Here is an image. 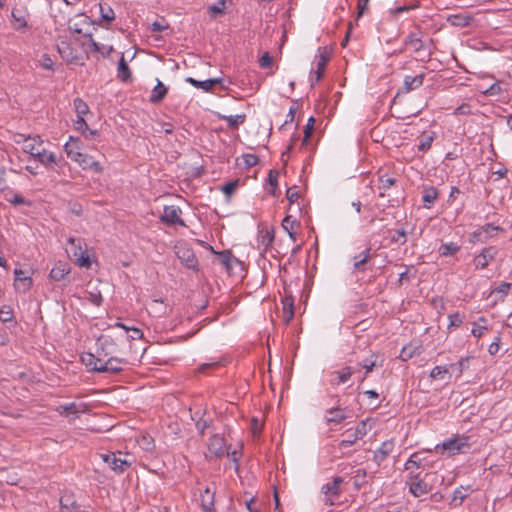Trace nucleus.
Listing matches in <instances>:
<instances>
[{
	"mask_svg": "<svg viewBox=\"0 0 512 512\" xmlns=\"http://www.w3.org/2000/svg\"><path fill=\"white\" fill-rule=\"evenodd\" d=\"M118 455H121V452L103 453L100 455V457L112 471H114L117 474H122L131 466L132 463L128 461L126 458H121Z\"/></svg>",
	"mask_w": 512,
	"mask_h": 512,
	"instance_id": "f03ea898",
	"label": "nucleus"
},
{
	"mask_svg": "<svg viewBox=\"0 0 512 512\" xmlns=\"http://www.w3.org/2000/svg\"><path fill=\"white\" fill-rule=\"evenodd\" d=\"M101 18L105 21L111 22L115 18L113 9L107 4H100Z\"/></svg>",
	"mask_w": 512,
	"mask_h": 512,
	"instance_id": "603ef678",
	"label": "nucleus"
},
{
	"mask_svg": "<svg viewBox=\"0 0 512 512\" xmlns=\"http://www.w3.org/2000/svg\"><path fill=\"white\" fill-rule=\"evenodd\" d=\"M117 352V343L114 338L102 335L97 340V354L104 359Z\"/></svg>",
	"mask_w": 512,
	"mask_h": 512,
	"instance_id": "9d476101",
	"label": "nucleus"
},
{
	"mask_svg": "<svg viewBox=\"0 0 512 512\" xmlns=\"http://www.w3.org/2000/svg\"><path fill=\"white\" fill-rule=\"evenodd\" d=\"M286 197H287V200L290 202V204H293L294 202H296L300 197V193L297 190V187L294 186V187L288 188V190L286 192Z\"/></svg>",
	"mask_w": 512,
	"mask_h": 512,
	"instance_id": "69168bd1",
	"label": "nucleus"
},
{
	"mask_svg": "<svg viewBox=\"0 0 512 512\" xmlns=\"http://www.w3.org/2000/svg\"><path fill=\"white\" fill-rule=\"evenodd\" d=\"M299 223L296 220H292L291 216H286L282 221L283 229L288 233L292 241H296L295 227H298Z\"/></svg>",
	"mask_w": 512,
	"mask_h": 512,
	"instance_id": "ea45409f",
	"label": "nucleus"
},
{
	"mask_svg": "<svg viewBox=\"0 0 512 512\" xmlns=\"http://www.w3.org/2000/svg\"><path fill=\"white\" fill-rule=\"evenodd\" d=\"M497 255V249L493 246L484 248L479 255L474 258L476 269H484Z\"/></svg>",
	"mask_w": 512,
	"mask_h": 512,
	"instance_id": "2eb2a0df",
	"label": "nucleus"
},
{
	"mask_svg": "<svg viewBox=\"0 0 512 512\" xmlns=\"http://www.w3.org/2000/svg\"><path fill=\"white\" fill-rule=\"evenodd\" d=\"M169 27V24L165 19L160 21H155L151 24V31L153 32H162Z\"/></svg>",
	"mask_w": 512,
	"mask_h": 512,
	"instance_id": "774afa93",
	"label": "nucleus"
},
{
	"mask_svg": "<svg viewBox=\"0 0 512 512\" xmlns=\"http://www.w3.org/2000/svg\"><path fill=\"white\" fill-rule=\"evenodd\" d=\"M502 88L500 83L496 82L490 85L483 93L487 96H497L501 94Z\"/></svg>",
	"mask_w": 512,
	"mask_h": 512,
	"instance_id": "338daca9",
	"label": "nucleus"
},
{
	"mask_svg": "<svg viewBox=\"0 0 512 512\" xmlns=\"http://www.w3.org/2000/svg\"><path fill=\"white\" fill-rule=\"evenodd\" d=\"M55 411L59 413L60 415H67V414H74L78 415L79 413L83 412V410H80L78 408V405L74 402L68 403V404H62L55 408Z\"/></svg>",
	"mask_w": 512,
	"mask_h": 512,
	"instance_id": "a19ab883",
	"label": "nucleus"
},
{
	"mask_svg": "<svg viewBox=\"0 0 512 512\" xmlns=\"http://www.w3.org/2000/svg\"><path fill=\"white\" fill-rule=\"evenodd\" d=\"M127 361L123 358L118 357H108L104 364H101L100 368H97L99 370V373H110V374H116L122 371V365L126 364Z\"/></svg>",
	"mask_w": 512,
	"mask_h": 512,
	"instance_id": "dca6fc26",
	"label": "nucleus"
},
{
	"mask_svg": "<svg viewBox=\"0 0 512 512\" xmlns=\"http://www.w3.org/2000/svg\"><path fill=\"white\" fill-rule=\"evenodd\" d=\"M238 186H239V180L238 179L233 180V181H229V182L225 183L221 187V191L224 194H226L227 196H231L236 191Z\"/></svg>",
	"mask_w": 512,
	"mask_h": 512,
	"instance_id": "052dcab7",
	"label": "nucleus"
},
{
	"mask_svg": "<svg viewBox=\"0 0 512 512\" xmlns=\"http://www.w3.org/2000/svg\"><path fill=\"white\" fill-rule=\"evenodd\" d=\"M378 174V189L380 190L379 195L384 197L385 192L396 183V178L389 175L388 173H382L381 171H379Z\"/></svg>",
	"mask_w": 512,
	"mask_h": 512,
	"instance_id": "a878e982",
	"label": "nucleus"
},
{
	"mask_svg": "<svg viewBox=\"0 0 512 512\" xmlns=\"http://www.w3.org/2000/svg\"><path fill=\"white\" fill-rule=\"evenodd\" d=\"M175 248V253L182 264H184L188 269H198V260L192 248H190L187 244H180Z\"/></svg>",
	"mask_w": 512,
	"mask_h": 512,
	"instance_id": "6e6552de",
	"label": "nucleus"
},
{
	"mask_svg": "<svg viewBox=\"0 0 512 512\" xmlns=\"http://www.w3.org/2000/svg\"><path fill=\"white\" fill-rule=\"evenodd\" d=\"M314 123H315V119L313 117H310L308 119V122L304 129V137L302 140V145H305L308 142V139L310 138L312 131H313Z\"/></svg>",
	"mask_w": 512,
	"mask_h": 512,
	"instance_id": "e2e57ef3",
	"label": "nucleus"
},
{
	"mask_svg": "<svg viewBox=\"0 0 512 512\" xmlns=\"http://www.w3.org/2000/svg\"><path fill=\"white\" fill-rule=\"evenodd\" d=\"M216 488L214 484L207 486L200 494L201 508L204 512H213Z\"/></svg>",
	"mask_w": 512,
	"mask_h": 512,
	"instance_id": "4468645a",
	"label": "nucleus"
},
{
	"mask_svg": "<svg viewBox=\"0 0 512 512\" xmlns=\"http://www.w3.org/2000/svg\"><path fill=\"white\" fill-rule=\"evenodd\" d=\"M58 52L62 59L67 63L78 64L79 57L77 51L72 47L71 43L67 40H61L57 45Z\"/></svg>",
	"mask_w": 512,
	"mask_h": 512,
	"instance_id": "ddd939ff",
	"label": "nucleus"
},
{
	"mask_svg": "<svg viewBox=\"0 0 512 512\" xmlns=\"http://www.w3.org/2000/svg\"><path fill=\"white\" fill-rule=\"evenodd\" d=\"M68 241L71 245L70 253L72 254V257L74 258L76 264L79 265L80 267L89 268L91 262L89 256L87 255L86 249L83 248V240L80 238H69Z\"/></svg>",
	"mask_w": 512,
	"mask_h": 512,
	"instance_id": "7ed1b4c3",
	"label": "nucleus"
},
{
	"mask_svg": "<svg viewBox=\"0 0 512 512\" xmlns=\"http://www.w3.org/2000/svg\"><path fill=\"white\" fill-rule=\"evenodd\" d=\"M167 92V87L160 80H157V84L151 92L149 101L153 104H158L165 98Z\"/></svg>",
	"mask_w": 512,
	"mask_h": 512,
	"instance_id": "c756f323",
	"label": "nucleus"
},
{
	"mask_svg": "<svg viewBox=\"0 0 512 512\" xmlns=\"http://www.w3.org/2000/svg\"><path fill=\"white\" fill-rule=\"evenodd\" d=\"M70 272V267L67 263L57 262L50 271V278L55 281L62 280Z\"/></svg>",
	"mask_w": 512,
	"mask_h": 512,
	"instance_id": "c85d7f7f",
	"label": "nucleus"
},
{
	"mask_svg": "<svg viewBox=\"0 0 512 512\" xmlns=\"http://www.w3.org/2000/svg\"><path fill=\"white\" fill-rule=\"evenodd\" d=\"M434 137L432 135H423L418 144V150L426 152L431 148Z\"/></svg>",
	"mask_w": 512,
	"mask_h": 512,
	"instance_id": "4d7b16f0",
	"label": "nucleus"
},
{
	"mask_svg": "<svg viewBox=\"0 0 512 512\" xmlns=\"http://www.w3.org/2000/svg\"><path fill=\"white\" fill-rule=\"evenodd\" d=\"M367 473L364 469H357L353 476V485L359 490L366 484Z\"/></svg>",
	"mask_w": 512,
	"mask_h": 512,
	"instance_id": "a18cd8bd",
	"label": "nucleus"
},
{
	"mask_svg": "<svg viewBox=\"0 0 512 512\" xmlns=\"http://www.w3.org/2000/svg\"><path fill=\"white\" fill-rule=\"evenodd\" d=\"M370 251H371V248H367L366 250H364L363 252H361L360 254H358L354 257V265L353 266H354L355 272H363L366 270L365 265L371 258Z\"/></svg>",
	"mask_w": 512,
	"mask_h": 512,
	"instance_id": "7c9ffc66",
	"label": "nucleus"
},
{
	"mask_svg": "<svg viewBox=\"0 0 512 512\" xmlns=\"http://www.w3.org/2000/svg\"><path fill=\"white\" fill-rule=\"evenodd\" d=\"M439 197V192L434 186H423L422 201L426 209H430Z\"/></svg>",
	"mask_w": 512,
	"mask_h": 512,
	"instance_id": "5701e85b",
	"label": "nucleus"
},
{
	"mask_svg": "<svg viewBox=\"0 0 512 512\" xmlns=\"http://www.w3.org/2000/svg\"><path fill=\"white\" fill-rule=\"evenodd\" d=\"M14 320L13 310L8 305L0 307V321L3 323L11 322Z\"/></svg>",
	"mask_w": 512,
	"mask_h": 512,
	"instance_id": "8fccbe9b",
	"label": "nucleus"
},
{
	"mask_svg": "<svg viewBox=\"0 0 512 512\" xmlns=\"http://www.w3.org/2000/svg\"><path fill=\"white\" fill-rule=\"evenodd\" d=\"M344 480L342 477H335L331 482L326 483L322 487V492L325 495V503L327 505H334L335 499L339 497L341 493L340 486Z\"/></svg>",
	"mask_w": 512,
	"mask_h": 512,
	"instance_id": "1a4fd4ad",
	"label": "nucleus"
},
{
	"mask_svg": "<svg viewBox=\"0 0 512 512\" xmlns=\"http://www.w3.org/2000/svg\"><path fill=\"white\" fill-rule=\"evenodd\" d=\"M245 114H238V115H222L220 116V119L225 120L228 124L229 128L235 129L239 125L243 124L245 121Z\"/></svg>",
	"mask_w": 512,
	"mask_h": 512,
	"instance_id": "c03bdc74",
	"label": "nucleus"
},
{
	"mask_svg": "<svg viewBox=\"0 0 512 512\" xmlns=\"http://www.w3.org/2000/svg\"><path fill=\"white\" fill-rule=\"evenodd\" d=\"M422 352L423 347L421 344L409 343L402 348L399 358L402 361H407L415 355H420Z\"/></svg>",
	"mask_w": 512,
	"mask_h": 512,
	"instance_id": "bb28decb",
	"label": "nucleus"
},
{
	"mask_svg": "<svg viewBox=\"0 0 512 512\" xmlns=\"http://www.w3.org/2000/svg\"><path fill=\"white\" fill-rule=\"evenodd\" d=\"M16 143L23 142V151L25 153L30 154L31 156L35 157L36 152H39L41 149L42 141L40 137H30L25 136L24 134H18L17 139L15 140Z\"/></svg>",
	"mask_w": 512,
	"mask_h": 512,
	"instance_id": "f8f14e48",
	"label": "nucleus"
},
{
	"mask_svg": "<svg viewBox=\"0 0 512 512\" xmlns=\"http://www.w3.org/2000/svg\"><path fill=\"white\" fill-rule=\"evenodd\" d=\"M464 316L460 313L456 312L449 315V324L448 329H451L453 327L458 328L463 323Z\"/></svg>",
	"mask_w": 512,
	"mask_h": 512,
	"instance_id": "bf43d9fd",
	"label": "nucleus"
},
{
	"mask_svg": "<svg viewBox=\"0 0 512 512\" xmlns=\"http://www.w3.org/2000/svg\"><path fill=\"white\" fill-rule=\"evenodd\" d=\"M501 230V227L488 223L482 226L479 230L473 232L470 240L471 242H485L489 237H492L495 232Z\"/></svg>",
	"mask_w": 512,
	"mask_h": 512,
	"instance_id": "a211bd4d",
	"label": "nucleus"
},
{
	"mask_svg": "<svg viewBox=\"0 0 512 512\" xmlns=\"http://www.w3.org/2000/svg\"><path fill=\"white\" fill-rule=\"evenodd\" d=\"M73 104H74V108L77 113V116H84L85 114H87L89 112L88 105L81 98L74 99Z\"/></svg>",
	"mask_w": 512,
	"mask_h": 512,
	"instance_id": "864d4df0",
	"label": "nucleus"
},
{
	"mask_svg": "<svg viewBox=\"0 0 512 512\" xmlns=\"http://www.w3.org/2000/svg\"><path fill=\"white\" fill-rule=\"evenodd\" d=\"M258 244L259 248L262 247V250L266 252L272 245L274 241V231L273 229L265 228L261 229L258 234Z\"/></svg>",
	"mask_w": 512,
	"mask_h": 512,
	"instance_id": "393cba45",
	"label": "nucleus"
},
{
	"mask_svg": "<svg viewBox=\"0 0 512 512\" xmlns=\"http://www.w3.org/2000/svg\"><path fill=\"white\" fill-rule=\"evenodd\" d=\"M329 58L325 54H321L317 61V69L315 71L316 81H320L324 75V70Z\"/></svg>",
	"mask_w": 512,
	"mask_h": 512,
	"instance_id": "49530a36",
	"label": "nucleus"
},
{
	"mask_svg": "<svg viewBox=\"0 0 512 512\" xmlns=\"http://www.w3.org/2000/svg\"><path fill=\"white\" fill-rule=\"evenodd\" d=\"M367 420H362L353 431V440H342L338 446L340 449H345L356 443L357 440L362 439L368 433Z\"/></svg>",
	"mask_w": 512,
	"mask_h": 512,
	"instance_id": "6ab92c4d",
	"label": "nucleus"
},
{
	"mask_svg": "<svg viewBox=\"0 0 512 512\" xmlns=\"http://www.w3.org/2000/svg\"><path fill=\"white\" fill-rule=\"evenodd\" d=\"M34 158L47 167H51L52 164H57L56 155L45 150L36 152V156Z\"/></svg>",
	"mask_w": 512,
	"mask_h": 512,
	"instance_id": "4c0bfd02",
	"label": "nucleus"
},
{
	"mask_svg": "<svg viewBox=\"0 0 512 512\" xmlns=\"http://www.w3.org/2000/svg\"><path fill=\"white\" fill-rule=\"evenodd\" d=\"M90 45L94 52H100L104 57H108L110 53L113 51V46H100L98 42H96L92 36H90Z\"/></svg>",
	"mask_w": 512,
	"mask_h": 512,
	"instance_id": "09e8293b",
	"label": "nucleus"
},
{
	"mask_svg": "<svg viewBox=\"0 0 512 512\" xmlns=\"http://www.w3.org/2000/svg\"><path fill=\"white\" fill-rule=\"evenodd\" d=\"M395 443L393 439L384 441L381 446L374 452L373 460L376 462L377 466L387 459V457L394 450Z\"/></svg>",
	"mask_w": 512,
	"mask_h": 512,
	"instance_id": "aec40b11",
	"label": "nucleus"
},
{
	"mask_svg": "<svg viewBox=\"0 0 512 512\" xmlns=\"http://www.w3.org/2000/svg\"><path fill=\"white\" fill-rule=\"evenodd\" d=\"M406 46H410L414 52H419L424 49L425 45L416 33H410L404 40Z\"/></svg>",
	"mask_w": 512,
	"mask_h": 512,
	"instance_id": "58836bf2",
	"label": "nucleus"
},
{
	"mask_svg": "<svg viewBox=\"0 0 512 512\" xmlns=\"http://www.w3.org/2000/svg\"><path fill=\"white\" fill-rule=\"evenodd\" d=\"M115 326L124 329L126 332H132V334L130 335V338L132 340L141 339L143 337V332L136 327H129L120 322H117Z\"/></svg>",
	"mask_w": 512,
	"mask_h": 512,
	"instance_id": "5fc2aeb1",
	"label": "nucleus"
},
{
	"mask_svg": "<svg viewBox=\"0 0 512 512\" xmlns=\"http://www.w3.org/2000/svg\"><path fill=\"white\" fill-rule=\"evenodd\" d=\"M182 211L178 206L168 205L164 206L163 214L160 217L162 223L168 226L179 225L186 227L184 220L181 218Z\"/></svg>",
	"mask_w": 512,
	"mask_h": 512,
	"instance_id": "0eeeda50",
	"label": "nucleus"
},
{
	"mask_svg": "<svg viewBox=\"0 0 512 512\" xmlns=\"http://www.w3.org/2000/svg\"><path fill=\"white\" fill-rule=\"evenodd\" d=\"M186 82L190 83L193 87L197 89H202L205 92H210L214 85L221 84L222 79L221 78H213V79H207L203 81L196 80L192 77H187Z\"/></svg>",
	"mask_w": 512,
	"mask_h": 512,
	"instance_id": "b1692460",
	"label": "nucleus"
},
{
	"mask_svg": "<svg viewBox=\"0 0 512 512\" xmlns=\"http://www.w3.org/2000/svg\"><path fill=\"white\" fill-rule=\"evenodd\" d=\"M278 176H279V172L277 170L269 171L267 181L271 186V194L272 195H276V190L278 188Z\"/></svg>",
	"mask_w": 512,
	"mask_h": 512,
	"instance_id": "6e6d98bb",
	"label": "nucleus"
},
{
	"mask_svg": "<svg viewBox=\"0 0 512 512\" xmlns=\"http://www.w3.org/2000/svg\"><path fill=\"white\" fill-rule=\"evenodd\" d=\"M207 447L208 454H206V458L209 460L212 458H222L226 454V441L219 434H214L209 438Z\"/></svg>",
	"mask_w": 512,
	"mask_h": 512,
	"instance_id": "423d86ee",
	"label": "nucleus"
},
{
	"mask_svg": "<svg viewBox=\"0 0 512 512\" xmlns=\"http://www.w3.org/2000/svg\"><path fill=\"white\" fill-rule=\"evenodd\" d=\"M68 157L71 160L77 162L83 170H92L97 174H101L103 172L102 165L98 161H96L92 156L86 153L69 150Z\"/></svg>",
	"mask_w": 512,
	"mask_h": 512,
	"instance_id": "f257e3e1",
	"label": "nucleus"
},
{
	"mask_svg": "<svg viewBox=\"0 0 512 512\" xmlns=\"http://www.w3.org/2000/svg\"><path fill=\"white\" fill-rule=\"evenodd\" d=\"M354 372L355 370L351 366H343L338 370L331 371L328 373V383L334 388L345 385L351 380Z\"/></svg>",
	"mask_w": 512,
	"mask_h": 512,
	"instance_id": "39448f33",
	"label": "nucleus"
},
{
	"mask_svg": "<svg viewBox=\"0 0 512 512\" xmlns=\"http://www.w3.org/2000/svg\"><path fill=\"white\" fill-rule=\"evenodd\" d=\"M469 447L470 445L468 443L467 437L457 436L444 441L441 447L437 445L436 449L437 451L441 449L442 453L446 452L449 456H452L460 452H463L464 449H469Z\"/></svg>",
	"mask_w": 512,
	"mask_h": 512,
	"instance_id": "20e7f679",
	"label": "nucleus"
},
{
	"mask_svg": "<svg viewBox=\"0 0 512 512\" xmlns=\"http://www.w3.org/2000/svg\"><path fill=\"white\" fill-rule=\"evenodd\" d=\"M472 18L466 14H453L447 17V22L455 27H466Z\"/></svg>",
	"mask_w": 512,
	"mask_h": 512,
	"instance_id": "c9c22d12",
	"label": "nucleus"
},
{
	"mask_svg": "<svg viewBox=\"0 0 512 512\" xmlns=\"http://www.w3.org/2000/svg\"><path fill=\"white\" fill-rule=\"evenodd\" d=\"M12 18L16 30H23L27 27L26 12L17 8L12 10Z\"/></svg>",
	"mask_w": 512,
	"mask_h": 512,
	"instance_id": "e433bc0d",
	"label": "nucleus"
},
{
	"mask_svg": "<svg viewBox=\"0 0 512 512\" xmlns=\"http://www.w3.org/2000/svg\"><path fill=\"white\" fill-rule=\"evenodd\" d=\"M424 78H425L424 73H421L416 76H410V75L405 76L403 85L397 92L396 96H398L401 93H409V92L419 88L420 86H422Z\"/></svg>",
	"mask_w": 512,
	"mask_h": 512,
	"instance_id": "f3484780",
	"label": "nucleus"
},
{
	"mask_svg": "<svg viewBox=\"0 0 512 512\" xmlns=\"http://www.w3.org/2000/svg\"><path fill=\"white\" fill-rule=\"evenodd\" d=\"M79 505L77 504L72 494H64L60 498L61 512H78Z\"/></svg>",
	"mask_w": 512,
	"mask_h": 512,
	"instance_id": "cd10ccee",
	"label": "nucleus"
},
{
	"mask_svg": "<svg viewBox=\"0 0 512 512\" xmlns=\"http://www.w3.org/2000/svg\"><path fill=\"white\" fill-rule=\"evenodd\" d=\"M40 66L46 70L54 69V62L48 54H43L39 60Z\"/></svg>",
	"mask_w": 512,
	"mask_h": 512,
	"instance_id": "0e129e2a",
	"label": "nucleus"
},
{
	"mask_svg": "<svg viewBox=\"0 0 512 512\" xmlns=\"http://www.w3.org/2000/svg\"><path fill=\"white\" fill-rule=\"evenodd\" d=\"M459 249L460 247L456 243L450 242L442 244L439 248V253L441 256H450L458 252Z\"/></svg>",
	"mask_w": 512,
	"mask_h": 512,
	"instance_id": "de8ad7c7",
	"label": "nucleus"
},
{
	"mask_svg": "<svg viewBox=\"0 0 512 512\" xmlns=\"http://www.w3.org/2000/svg\"><path fill=\"white\" fill-rule=\"evenodd\" d=\"M470 359H471V357H469V356L463 357L459 360L458 363L448 365L449 369L452 370L453 372H456V377L459 378V377H461L463 372L466 369H468Z\"/></svg>",
	"mask_w": 512,
	"mask_h": 512,
	"instance_id": "37998d69",
	"label": "nucleus"
},
{
	"mask_svg": "<svg viewBox=\"0 0 512 512\" xmlns=\"http://www.w3.org/2000/svg\"><path fill=\"white\" fill-rule=\"evenodd\" d=\"M375 356L371 355V358L363 360L359 363V366L365 370V376H368L370 372L374 369V367L379 366L376 362V359H373Z\"/></svg>",
	"mask_w": 512,
	"mask_h": 512,
	"instance_id": "13d9d810",
	"label": "nucleus"
},
{
	"mask_svg": "<svg viewBox=\"0 0 512 512\" xmlns=\"http://www.w3.org/2000/svg\"><path fill=\"white\" fill-rule=\"evenodd\" d=\"M391 241L399 245H404L407 241L406 231L404 229L396 230L394 235L391 236Z\"/></svg>",
	"mask_w": 512,
	"mask_h": 512,
	"instance_id": "680f3d73",
	"label": "nucleus"
},
{
	"mask_svg": "<svg viewBox=\"0 0 512 512\" xmlns=\"http://www.w3.org/2000/svg\"><path fill=\"white\" fill-rule=\"evenodd\" d=\"M4 199L12 205H31V201L25 199L20 194L14 193L12 190H6L4 192Z\"/></svg>",
	"mask_w": 512,
	"mask_h": 512,
	"instance_id": "f704fd0d",
	"label": "nucleus"
},
{
	"mask_svg": "<svg viewBox=\"0 0 512 512\" xmlns=\"http://www.w3.org/2000/svg\"><path fill=\"white\" fill-rule=\"evenodd\" d=\"M218 257L220 263L227 269V271H231L234 264H240V261L228 250L219 252Z\"/></svg>",
	"mask_w": 512,
	"mask_h": 512,
	"instance_id": "2f4dec72",
	"label": "nucleus"
},
{
	"mask_svg": "<svg viewBox=\"0 0 512 512\" xmlns=\"http://www.w3.org/2000/svg\"><path fill=\"white\" fill-rule=\"evenodd\" d=\"M422 461L419 456V453H414L410 456V458L406 461L404 467L405 470L409 471L410 476L415 475L414 469H419L421 467Z\"/></svg>",
	"mask_w": 512,
	"mask_h": 512,
	"instance_id": "79ce46f5",
	"label": "nucleus"
},
{
	"mask_svg": "<svg viewBox=\"0 0 512 512\" xmlns=\"http://www.w3.org/2000/svg\"><path fill=\"white\" fill-rule=\"evenodd\" d=\"M117 76L122 82H129L132 79L131 70L124 59V55L121 56L118 63Z\"/></svg>",
	"mask_w": 512,
	"mask_h": 512,
	"instance_id": "473e14b6",
	"label": "nucleus"
},
{
	"mask_svg": "<svg viewBox=\"0 0 512 512\" xmlns=\"http://www.w3.org/2000/svg\"><path fill=\"white\" fill-rule=\"evenodd\" d=\"M450 371L449 366H435L430 372L432 380L443 379L444 376Z\"/></svg>",
	"mask_w": 512,
	"mask_h": 512,
	"instance_id": "3c124183",
	"label": "nucleus"
},
{
	"mask_svg": "<svg viewBox=\"0 0 512 512\" xmlns=\"http://www.w3.org/2000/svg\"><path fill=\"white\" fill-rule=\"evenodd\" d=\"M409 491L414 497H421L430 492V485L419 477V474L409 476L407 481Z\"/></svg>",
	"mask_w": 512,
	"mask_h": 512,
	"instance_id": "9b49d317",
	"label": "nucleus"
},
{
	"mask_svg": "<svg viewBox=\"0 0 512 512\" xmlns=\"http://www.w3.org/2000/svg\"><path fill=\"white\" fill-rule=\"evenodd\" d=\"M81 361L90 371L99 373V370L96 368H100L101 364H104L105 359L98 354L94 355L90 352H87L81 356Z\"/></svg>",
	"mask_w": 512,
	"mask_h": 512,
	"instance_id": "412c9836",
	"label": "nucleus"
},
{
	"mask_svg": "<svg viewBox=\"0 0 512 512\" xmlns=\"http://www.w3.org/2000/svg\"><path fill=\"white\" fill-rule=\"evenodd\" d=\"M14 274L16 276L15 278V285L16 288L19 289L20 285L23 287V291H27L32 286V279L29 276H25L24 272L21 269H15Z\"/></svg>",
	"mask_w": 512,
	"mask_h": 512,
	"instance_id": "72a5a7b5",
	"label": "nucleus"
},
{
	"mask_svg": "<svg viewBox=\"0 0 512 512\" xmlns=\"http://www.w3.org/2000/svg\"><path fill=\"white\" fill-rule=\"evenodd\" d=\"M346 418H347V414H346L345 409L339 408V407H335V408H331V409L327 410L326 416H325L326 422L329 425H331V424L338 425V424L342 423Z\"/></svg>",
	"mask_w": 512,
	"mask_h": 512,
	"instance_id": "4be33fe9",
	"label": "nucleus"
}]
</instances>
